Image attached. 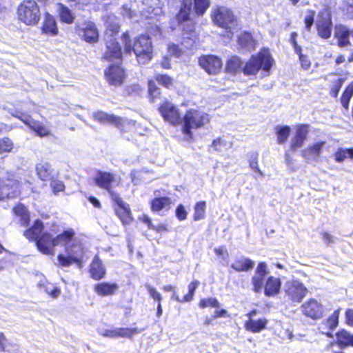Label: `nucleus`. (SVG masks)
Here are the masks:
<instances>
[{
    "label": "nucleus",
    "instance_id": "1",
    "mask_svg": "<svg viewBox=\"0 0 353 353\" xmlns=\"http://www.w3.org/2000/svg\"><path fill=\"white\" fill-rule=\"evenodd\" d=\"M274 64V60L269 50L263 49L256 55H252L245 65L239 57H232L227 62L226 70L234 74L242 72L245 75H255L261 70L267 76Z\"/></svg>",
    "mask_w": 353,
    "mask_h": 353
},
{
    "label": "nucleus",
    "instance_id": "2",
    "mask_svg": "<svg viewBox=\"0 0 353 353\" xmlns=\"http://www.w3.org/2000/svg\"><path fill=\"white\" fill-rule=\"evenodd\" d=\"M121 40L124 43V51L130 53L133 50L139 63L145 64L152 59L153 46L150 37L141 35L132 46L128 32H125L123 34Z\"/></svg>",
    "mask_w": 353,
    "mask_h": 353
},
{
    "label": "nucleus",
    "instance_id": "3",
    "mask_svg": "<svg viewBox=\"0 0 353 353\" xmlns=\"http://www.w3.org/2000/svg\"><path fill=\"white\" fill-rule=\"evenodd\" d=\"M94 182L98 187L105 190L113 201H114L118 206L123 210L125 217L121 218L123 223H128L130 219V211L128 205L123 201L119 196V194L112 190L113 184L116 181L115 176L113 174L108 172L98 171L93 178Z\"/></svg>",
    "mask_w": 353,
    "mask_h": 353
},
{
    "label": "nucleus",
    "instance_id": "4",
    "mask_svg": "<svg viewBox=\"0 0 353 353\" xmlns=\"http://www.w3.org/2000/svg\"><path fill=\"white\" fill-rule=\"evenodd\" d=\"M208 114L195 109H190L185 114L182 122V132L188 139H192V130L203 127L210 122Z\"/></svg>",
    "mask_w": 353,
    "mask_h": 353
},
{
    "label": "nucleus",
    "instance_id": "5",
    "mask_svg": "<svg viewBox=\"0 0 353 353\" xmlns=\"http://www.w3.org/2000/svg\"><path fill=\"white\" fill-rule=\"evenodd\" d=\"M74 234V232L72 230H67L52 239L50 234L46 233L37 241V248L45 254H53V247L68 244Z\"/></svg>",
    "mask_w": 353,
    "mask_h": 353
},
{
    "label": "nucleus",
    "instance_id": "6",
    "mask_svg": "<svg viewBox=\"0 0 353 353\" xmlns=\"http://www.w3.org/2000/svg\"><path fill=\"white\" fill-rule=\"evenodd\" d=\"M17 14L19 21L27 26H36L41 19L40 8L33 0H24L21 3Z\"/></svg>",
    "mask_w": 353,
    "mask_h": 353
},
{
    "label": "nucleus",
    "instance_id": "7",
    "mask_svg": "<svg viewBox=\"0 0 353 353\" xmlns=\"http://www.w3.org/2000/svg\"><path fill=\"white\" fill-rule=\"evenodd\" d=\"M212 19L215 24L232 32L237 26V19L229 8L221 6L214 8Z\"/></svg>",
    "mask_w": 353,
    "mask_h": 353
},
{
    "label": "nucleus",
    "instance_id": "8",
    "mask_svg": "<svg viewBox=\"0 0 353 353\" xmlns=\"http://www.w3.org/2000/svg\"><path fill=\"white\" fill-rule=\"evenodd\" d=\"M19 182L10 172H0V200L19 195Z\"/></svg>",
    "mask_w": 353,
    "mask_h": 353
},
{
    "label": "nucleus",
    "instance_id": "9",
    "mask_svg": "<svg viewBox=\"0 0 353 353\" xmlns=\"http://www.w3.org/2000/svg\"><path fill=\"white\" fill-rule=\"evenodd\" d=\"M284 292L288 299L300 303L307 293V289L298 280H290L284 285Z\"/></svg>",
    "mask_w": 353,
    "mask_h": 353
},
{
    "label": "nucleus",
    "instance_id": "10",
    "mask_svg": "<svg viewBox=\"0 0 353 353\" xmlns=\"http://www.w3.org/2000/svg\"><path fill=\"white\" fill-rule=\"evenodd\" d=\"M316 25L318 34L321 37L325 39L330 37L332 29V23L331 13L329 9L324 8L319 12Z\"/></svg>",
    "mask_w": 353,
    "mask_h": 353
},
{
    "label": "nucleus",
    "instance_id": "11",
    "mask_svg": "<svg viewBox=\"0 0 353 353\" xmlns=\"http://www.w3.org/2000/svg\"><path fill=\"white\" fill-rule=\"evenodd\" d=\"M67 256L63 254L58 255V265L62 267H68L72 263H80L82 256V248L79 244H74L70 248H66Z\"/></svg>",
    "mask_w": 353,
    "mask_h": 353
},
{
    "label": "nucleus",
    "instance_id": "12",
    "mask_svg": "<svg viewBox=\"0 0 353 353\" xmlns=\"http://www.w3.org/2000/svg\"><path fill=\"white\" fill-rule=\"evenodd\" d=\"M144 329H138L137 327H111V328H99L98 332L103 336L109 338L128 337L131 338L132 336L137 334Z\"/></svg>",
    "mask_w": 353,
    "mask_h": 353
},
{
    "label": "nucleus",
    "instance_id": "13",
    "mask_svg": "<svg viewBox=\"0 0 353 353\" xmlns=\"http://www.w3.org/2000/svg\"><path fill=\"white\" fill-rule=\"evenodd\" d=\"M10 114L13 117L19 119L30 129L34 130L39 137H43L50 134V130L46 128L44 125L37 121L34 120L31 118L30 116L25 114L19 111L12 112Z\"/></svg>",
    "mask_w": 353,
    "mask_h": 353
},
{
    "label": "nucleus",
    "instance_id": "14",
    "mask_svg": "<svg viewBox=\"0 0 353 353\" xmlns=\"http://www.w3.org/2000/svg\"><path fill=\"white\" fill-rule=\"evenodd\" d=\"M269 274L268 265L265 262H260L252 277L251 282L252 284V290L255 293L261 292L266 276Z\"/></svg>",
    "mask_w": 353,
    "mask_h": 353
},
{
    "label": "nucleus",
    "instance_id": "15",
    "mask_svg": "<svg viewBox=\"0 0 353 353\" xmlns=\"http://www.w3.org/2000/svg\"><path fill=\"white\" fill-rule=\"evenodd\" d=\"M303 314L312 319H320L323 316L324 307L314 299H310L301 305Z\"/></svg>",
    "mask_w": 353,
    "mask_h": 353
},
{
    "label": "nucleus",
    "instance_id": "16",
    "mask_svg": "<svg viewBox=\"0 0 353 353\" xmlns=\"http://www.w3.org/2000/svg\"><path fill=\"white\" fill-rule=\"evenodd\" d=\"M199 65L208 74H216L222 68V61L216 56L204 55L199 58Z\"/></svg>",
    "mask_w": 353,
    "mask_h": 353
},
{
    "label": "nucleus",
    "instance_id": "17",
    "mask_svg": "<svg viewBox=\"0 0 353 353\" xmlns=\"http://www.w3.org/2000/svg\"><path fill=\"white\" fill-rule=\"evenodd\" d=\"M159 110L164 120L172 125L177 124L181 119L178 109L170 102L161 104Z\"/></svg>",
    "mask_w": 353,
    "mask_h": 353
},
{
    "label": "nucleus",
    "instance_id": "18",
    "mask_svg": "<svg viewBox=\"0 0 353 353\" xmlns=\"http://www.w3.org/2000/svg\"><path fill=\"white\" fill-rule=\"evenodd\" d=\"M107 81L114 86L120 85L125 79L124 70L119 65H111L105 71Z\"/></svg>",
    "mask_w": 353,
    "mask_h": 353
},
{
    "label": "nucleus",
    "instance_id": "19",
    "mask_svg": "<svg viewBox=\"0 0 353 353\" xmlns=\"http://www.w3.org/2000/svg\"><path fill=\"white\" fill-rule=\"evenodd\" d=\"M106 50L104 52L103 58L109 61L114 60H121V48L117 41L116 38H105Z\"/></svg>",
    "mask_w": 353,
    "mask_h": 353
},
{
    "label": "nucleus",
    "instance_id": "20",
    "mask_svg": "<svg viewBox=\"0 0 353 353\" xmlns=\"http://www.w3.org/2000/svg\"><path fill=\"white\" fill-rule=\"evenodd\" d=\"M78 34L88 43H95L99 39L98 30L91 21L83 23L78 29Z\"/></svg>",
    "mask_w": 353,
    "mask_h": 353
},
{
    "label": "nucleus",
    "instance_id": "21",
    "mask_svg": "<svg viewBox=\"0 0 353 353\" xmlns=\"http://www.w3.org/2000/svg\"><path fill=\"white\" fill-rule=\"evenodd\" d=\"M308 133V125L301 124L297 125L295 134L290 141V149L296 151L298 148L302 147L307 139Z\"/></svg>",
    "mask_w": 353,
    "mask_h": 353
},
{
    "label": "nucleus",
    "instance_id": "22",
    "mask_svg": "<svg viewBox=\"0 0 353 353\" xmlns=\"http://www.w3.org/2000/svg\"><path fill=\"white\" fill-rule=\"evenodd\" d=\"M92 117L95 121L102 124H112L121 129L123 127L125 123V121L121 117L103 111L94 112Z\"/></svg>",
    "mask_w": 353,
    "mask_h": 353
},
{
    "label": "nucleus",
    "instance_id": "23",
    "mask_svg": "<svg viewBox=\"0 0 353 353\" xmlns=\"http://www.w3.org/2000/svg\"><path fill=\"white\" fill-rule=\"evenodd\" d=\"M325 144V141H320L309 145L301 151L302 157L305 159L307 163L316 161L322 152Z\"/></svg>",
    "mask_w": 353,
    "mask_h": 353
},
{
    "label": "nucleus",
    "instance_id": "24",
    "mask_svg": "<svg viewBox=\"0 0 353 353\" xmlns=\"http://www.w3.org/2000/svg\"><path fill=\"white\" fill-rule=\"evenodd\" d=\"M281 287V281L279 278L270 276L263 285L264 294L266 296H274L279 294Z\"/></svg>",
    "mask_w": 353,
    "mask_h": 353
},
{
    "label": "nucleus",
    "instance_id": "25",
    "mask_svg": "<svg viewBox=\"0 0 353 353\" xmlns=\"http://www.w3.org/2000/svg\"><path fill=\"white\" fill-rule=\"evenodd\" d=\"M352 30H350L344 25H336L334 28V36L338 39V44L340 47H345L350 44L349 38Z\"/></svg>",
    "mask_w": 353,
    "mask_h": 353
},
{
    "label": "nucleus",
    "instance_id": "26",
    "mask_svg": "<svg viewBox=\"0 0 353 353\" xmlns=\"http://www.w3.org/2000/svg\"><path fill=\"white\" fill-rule=\"evenodd\" d=\"M192 0H182L176 19L178 23H183L190 20V15L192 12Z\"/></svg>",
    "mask_w": 353,
    "mask_h": 353
},
{
    "label": "nucleus",
    "instance_id": "27",
    "mask_svg": "<svg viewBox=\"0 0 353 353\" xmlns=\"http://www.w3.org/2000/svg\"><path fill=\"white\" fill-rule=\"evenodd\" d=\"M254 266V261L245 256L236 258L231 265V268L236 272H248L252 270Z\"/></svg>",
    "mask_w": 353,
    "mask_h": 353
},
{
    "label": "nucleus",
    "instance_id": "28",
    "mask_svg": "<svg viewBox=\"0 0 353 353\" xmlns=\"http://www.w3.org/2000/svg\"><path fill=\"white\" fill-rule=\"evenodd\" d=\"M90 272L92 278L95 280L101 279L105 274V269L97 256H94L90 264Z\"/></svg>",
    "mask_w": 353,
    "mask_h": 353
},
{
    "label": "nucleus",
    "instance_id": "29",
    "mask_svg": "<svg viewBox=\"0 0 353 353\" xmlns=\"http://www.w3.org/2000/svg\"><path fill=\"white\" fill-rule=\"evenodd\" d=\"M43 228L42 222L37 220L32 227L24 232V236L28 239L35 241L36 245L37 246V241L45 234L42 233Z\"/></svg>",
    "mask_w": 353,
    "mask_h": 353
},
{
    "label": "nucleus",
    "instance_id": "30",
    "mask_svg": "<svg viewBox=\"0 0 353 353\" xmlns=\"http://www.w3.org/2000/svg\"><path fill=\"white\" fill-rule=\"evenodd\" d=\"M36 172L38 177L42 181H48L53 178L51 165L48 162L37 163L36 165Z\"/></svg>",
    "mask_w": 353,
    "mask_h": 353
},
{
    "label": "nucleus",
    "instance_id": "31",
    "mask_svg": "<svg viewBox=\"0 0 353 353\" xmlns=\"http://www.w3.org/2000/svg\"><path fill=\"white\" fill-rule=\"evenodd\" d=\"M117 283H101L94 286L95 292L100 296H110L114 294L118 290Z\"/></svg>",
    "mask_w": 353,
    "mask_h": 353
},
{
    "label": "nucleus",
    "instance_id": "32",
    "mask_svg": "<svg viewBox=\"0 0 353 353\" xmlns=\"http://www.w3.org/2000/svg\"><path fill=\"white\" fill-rule=\"evenodd\" d=\"M43 32L51 35H56L58 33V28L57 26L54 18L50 14L45 15L43 26Z\"/></svg>",
    "mask_w": 353,
    "mask_h": 353
},
{
    "label": "nucleus",
    "instance_id": "33",
    "mask_svg": "<svg viewBox=\"0 0 353 353\" xmlns=\"http://www.w3.org/2000/svg\"><path fill=\"white\" fill-rule=\"evenodd\" d=\"M267 323L268 320L266 319H261L258 320L250 319L245 322V327L247 330L252 332H259L265 328Z\"/></svg>",
    "mask_w": 353,
    "mask_h": 353
},
{
    "label": "nucleus",
    "instance_id": "34",
    "mask_svg": "<svg viewBox=\"0 0 353 353\" xmlns=\"http://www.w3.org/2000/svg\"><path fill=\"white\" fill-rule=\"evenodd\" d=\"M16 216L19 218V222L21 226H27L30 221L29 213L23 205L19 204L13 208Z\"/></svg>",
    "mask_w": 353,
    "mask_h": 353
},
{
    "label": "nucleus",
    "instance_id": "35",
    "mask_svg": "<svg viewBox=\"0 0 353 353\" xmlns=\"http://www.w3.org/2000/svg\"><path fill=\"white\" fill-rule=\"evenodd\" d=\"M238 42L239 46L247 51L254 50L255 48V41L251 34L248 32L241 34L239 37Z\"/></svg>",
    "mask_w": 353,
    "mask_h": 353
},
{
    "label": "nucleus",
    "instance_id": "36",
    "mask_svg": "<svg viewBox=\"0 0 353 353\" xmlns=\"http://www.w3.org/2000/svg\"><path fill=\"white\" fill-rule=\"evenodd\" d=\"M274 132L277 137V143L283 144L288 139L291 128L288 125H276L274 128Z\"/></svg>",
    "mask_w": 353,
    "mask_h": 353
},
{
    "label": "nucleus",
    "instance_id": "37",
    "mask_svg": "<svg viewBox=\"0 0 353 353\" xmlns=\"http://www.w3.org/2000/svg\"><path fill=\"white\" fill-rule=\"evenodd\" d=\"M171 204V200L168 197H158L153 199L151 202V209L154 212H159L160 210L169 208Z\"/></svg>",
    "mask_w": 353,
    "mask_h": 353
},
{
    "label": "nucleus",
    "instance_id": "38",
    "mask_svg": "<svg viewBox=\"0 0 353 353\" xmlns=\"http://www.w3.org/2000/svg\"><path fill=\"white\" fill-rule=\"evenodd\" d=\"M59 16L61 21L68 24L72 23L74 19L72 11L63 4H59Z\"/></svg>",
    "mask_w": 353,
    "mask_h": 353
},
{
    "label": "nucleus",
    "instance_id": "39",
    "mask_svg": "<svg viewBox=\"0 0 353 353\" xmlns=\"http://www.w3.org/2000/svg\"><path fill=\"white\" fill-rule=\"evenodd\" d=\"M338 343L344 346H353V335L345 330H342L336 334Z\"/></svg>",
    "mask_w": 353,
    "mask_h": 353
},
{
    "label": "nucleus",
    "instance_id": "40",
    "mask_svg": "<svg viewBox=\"0 0 353 353\" xmlns=\"http://www.w3.org/2000/svg\"><path fill=\"white\" fill-rule=\"evenodd\" d=\"M210 6V0H194V9L198 16L203 15Z\"/></svg>",
    "mask_w": 353,
    "mask_h": 353
},
{
    "label": "nucleus",
    "instance_id": "41",
    "mask_svg": "<svg viewBox=\"0 0 353 353\" xmlns=\"http://www.w3.org/2000/svg\"><path fill=\"white\" fill-rule=\"evenodd\" d=\"M335 160L338 163L343 162L345 159H353V149L339 148L334 153Z\"/></svg>",
    "mask_w": 353,
    "mask_h": 353
},
{
    "label": "nucleus",
    "instance_id": "42",
    "mask_svg": "<svg viewBox=\"0 0 353 353\" xmlns=\"http://www.w3.org/2000/svg\"><path fill=\"white\" fill-rule=\"evenodd\" d=\"M231 145V143L228 142L225 139L219 137L212 141L211 147L217 152H222L230 148Z\"/></svg>",
    "mask_w": 353,
    "mask_h": 353
},
{
    "label": "nucleus",
    "instance_id": "43",
    "mask_svg": "<svg viewBox=\"0 0 353 353\" xmlns=\"http://www.w3.org/2000/svg\"><path fill=\"white\" fill-rule=\"evenodd\" d=\"M39 285L41 288H42L43 289L45 292L48 294L52 298H57L60 295V293H61L60 290L57 287L53 285L51 283H40Z\"/></svg>",
    "mask_w": 353,
    "mask_h": 353
},
{
    "label": "nucleus",
    "instance_id": "44",
    "mask_svg": "<svg viewBox=\"0 0 353 353\" xmlns=\"http://www.w3.org/2000/svg\"><path fill=\"white\" fill-rule=\"evenodd\" d=\"M206 203L205 201L198 202L194 207V220L199 221L204 219Z\"/></svg>",
    "mask_w": 353,
    "mask_h": 353
},
{
    "label": "nucleus",
    "instance_id": "45",
    "mask_svg": "<svg viewBox=\"0 0 353 353\" xmlns=\"http://www.w3.org/2000/svg\"><path fill=\"white\" fill-rule=\"evenodd\" d=\"M353 95V82L351 83L345 89L344 92L343 93V95L341 97V104L342 105L347 109L349 105V102L351 99V97Z\"/></svg>",
    "mask_w": 353,
    "mask_h": 353
},
{
    "label": "nucleus",
    "instance_id": "46",
    "mask_svg": "<svg viewBox=\"0 0 353 353\" xmlns=\"http://www.w3.org/2000/svg\"><path fill=\"white\" fill-rule=\"evenodd\" d=\"M119 26L116 22H109L107 23L106 30H105V38H115L114 35L119 32Z\"/></svg>",
    "mask_w": 353,
    "mask_h": 353
},
{
    "label": "nucleus",
    "instance_id": "47",
    "mask_svg": "<svg viewBox=\"0 0 353 353\" xmlns=\"http://www.w3.org/2000/svg\"><path fill=\"white\" fill-rule=\"evenodd\" d=\"M199 305L201 308H205L208 307L217 308L220 307V303L216 298L210 297L208 299H201L199 302Z\"/></svg>",
    "mask_w": 353,
    "mask_h": 353
},
{
    "label": "nucleus",
    "instance_id": "48",
    "mask_svg": "<svg viewBox=\"0 0 353 353\" xmlns=\"http://www.w3.org/2000/svg\"><path fill=\"white\" fill-rule=\"evenodd\" d=\"M339 313H340V310H336L327 319L326 326L328 327L330 330H334L337 327L338 323H339Z\"/></svg>",
    "mask_w": 353,
    "mask_h": 353
},
{
    "label": "nucleus",
    "instance_id": "49",
    "mask_svg": "<svg viewBox=\"0 0 353 353\" xmlns=\"http://www.w3.org/2000/svg\"><path fill=\"white\" fill-rule=\"evenodd\" d=\"M258 153L257 152H252L250 155L249 158V165L250 167L253 170L254 172H258L261 176H263V172L259 169L258 166Z\"/></svg>",
    "mask_w": 353,
    "mask_h": 353
},
{
    "label": "nucleus",
    "instance_id": "50",
    "mask_svg": "<svg viewBox=\"0 0 353 353\" xmlns=\"http://www.w3.org/2000/svg\"><path fill=\"white\" fill-rule=\"evenodd\" d=\"M156 80L159 84L166 88H170L173 84V79L166 74L157 75L156 77Z\"/></svg>",
    "mask_w": 353,
    "mask_h": 353
},
{
    "label": "nucleus",
    "instance_id": "51",
    "mask_svg": "<svg viewBox=\"0 0 353 353\" xmlns=\"http://www.w3.org/2000/svg\"><path fill=\"white\" fill-rule=\"evenodd\" d=\"M199 282L198 281H194L191 282L188 285V293L183 297L184 301H190L192 299L194 292L196 288L199 286Z\"/></svg>",
    "mask_w": 353,
    "mask_h": 353
},
{
    "label": "nucleus",
    "instance_id": "52",
    "mask_svg": "<svg viewBox=\"0 0 353 353\" xmlns=\"http://www.w3.org/2000/svg\"><path fill=\"white\" fill-rule=\"evenodd\" d=\"M315 17V12L312 10H308L306 12V16L304 19L305 24V28L307 30H310L312 26L314 23Z\"/></svg>",
    "mask_w": 353,
    "mask_h": 353
},
{
    "label": "nucleus",
    "instance_id": "53",
    "mask_svg": "<svg viewBox=\"0 0 353 353\" xmlns=\"http://www.w3.org/2000/svg\"><path fill=\"white\" fill-rule=\"evenodd\" d=\"M12 148V142L8 138L0 139V153L10 152Z\"/></svg>",
    "mask_w": 353,
    "mask_h": 353
},
{
    "label": "nucleus",
    "instance_id": "54",
    "mask_svg": "<svg viewBox=\"0 0 353 353\" xmlns=\"http://www.w3.org/2000/svg\"><path fill=\"white\" fill-rule=\"evenodd\" d=\"M148 93L150 97L154 99L157 97L160 94L159 88L156 85V83L150 80L148 81Z\"/></svg>",
    "mask_w": 353,
    "mask_h": 353
},
{
    "label": "nucleus",
    "instance_id": "55",
    "mask_svg": "<svg viewBox=\"0 0 353 353\" xmlns=\"http://www.w3.org/2000/svg\"><path fill=\"white\" fill-rule=\"evenodd\" d=\"M50 187L54 193H57L59 192H61L64 190V184L62 181L59 180L51 179Z\"/></svg>",
    "mask_w": 353,
    "mask_h": 353
},
{
    "label": "nucleus",
    "instance_id": "56",
    "mask_svg": "<svg viewBox=\"0 0 353 353\" xmlns=\"http://www.w3.org/2000/svg\"><path fill=\"white\" fill-rule=\"evenodd\" d=\"M344 83L343 79H337L334 84L333 85L331 90H330V94L333 97H336L338 96V94Z\"/></svg>",
    "mask_w": 353,
    "mask_h": 353
},
{
    "label": "nucleus",
    "instance_id": "57",
    "mask_svg": "<svg viewBox=\"0 0 353 353\" xmlns=\"http://www.w3.org/2000/svg\"><path fill=\"white\" fill-rule=\"evenodd\" d=\"M145 288L148 290L150 296L155 301H157L158 303H161L162 300L161 294L156 290V289L151 285L146 284Z\"/></svg>",
    "mask_w": 353,
    "mask_h": 353
},
{
    "label": "nucleus",
    "instance_id": "58",
    "mask_svg": "<svg viewBox=\"0 0 353 353\" xmlns=\"http://www.w3.org/2000/svg\"><path fill=\"white\" fill-rule=\"evenodd\" d=\"M176 216L180 221H183L187 218V212L183 205H179L176 208Z\"/></svg>",
    "mask_w": 353,
    "mask_h": 353
},
{
    "label": "nucleus",
    "instance_id": "59",
    "mask_svg": "<svg viewBox=\"0 0 353 353\" xmlns=\"http://www.w3.org/2000/svg\"><path fill=\"white\" fill-rule=\"evenodd\" d=\"M322 239L327 245H330L334 243L335 237L331 235L330 233L326 232H322L321 233Z\"/></svg>",
    "mask_w": 353,
    "mask_h": 353
},
{
    "label": "nucleus",
    "instance_id": "60",
    "mask_svg": "<svg viewBox=\"0 0 353 353\" xmlns=\"http://www.w3.org/2000/svg\"><path fill=\"white\" fill-rule=\"evenodd\" d=\"M215 254L220 256L223 260L225 261L228 258V252L223 247L216 248L214 250Z\"/></svg>",
    "mask_w": 353,
    "mask_h": 353
},
{
    "label": "nucleus",
    "instance_id": "61",
    "mask_svg": "<svg viewBox=\"0 0 353 353\" xmlns=\"http://www.w3.org/2000/svg\"><path fill=\"white\" fill-rule=\"evenodd\" d=\"M168 52L170 54L177 57L181 54V50L179 49V46L175 44H170L168 46Z\"/></svg>",
    "mask_w": 353,
    "mask_h": 353
},
{
    "label": "nucleus",
    "instance_id": "62",
    "mask_svg": "<svg viewBox=\"0 0 353 353\" xmlns=\"http://www.w3.org/2000/svg\"><path fill=\"white\" fill-rule=\"evenodd\" d=\"M299 60L301 64L302 68L304 70H307L311 65L310 61L308 57L304 54L299 57Z\"/></svg>",
    "mask_w": 353,
    "mask_h": 353
},
{
    "label": "nucleus",
    "instance_id": "63",
    "mask_svg": "<svg viewBox=\"0 0 353 353\" xmlns=\"http://www.w3.org/2000/svg\"><path fill=\"white\" fill-rule=\"evenodd\" d=\"M71 2H74V6H77L78 9H83L84 6L88 5L90 3V0H69Z\"/></svg>",
    "mask_w": 353,
    "mask_h": 353
},
{
    "label": "nucleus",
    "instance_id": "64",
    "mask_svg": "<svg viewBox=\"0 0 353 353\" xmlns=\"http://www.w3.org/2000/svg\"><path fill=\"white\" fill-rule=\"evenodd\" d=\"M345 318L347 324L353 326V309H348L345 312Z\"/></svg>",
    "mask_w": 353,
    "mask_h": 353
}]
</instances>
